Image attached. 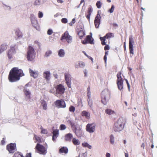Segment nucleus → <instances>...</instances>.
<instances>
[{"instance_id":"52","label":"nucleus","mask_w":157,"mask_h":157,"mask_svg":"<svg viewBox=\"0 0 157 157\" xmlns=\"http://www.w3.org/2000/svg\"><path fill=\"white\" fill-rule=\"evenodd\" d=\"M109 49V47L108 45H106L104 47V50H107Z\"/></svg>"},{"instance_id":"6","label":"nucleus","mask_w":157,"mask_h":157,"mask_svg":"<svg viewBox=\"0 0 157 157\" xmlns=\"http://www.w3.org/2000/svg\"><path fill=\"white\" fill-rule=\"evenodd\" d=\"M35 149L40 154L45 155L47 153V150L45 147L39 143L37 144Z\"/></svg>"},{"instance_id":"12","label":"nucleus","mask_w":157,"mask_h":157,"mask_svg":"<svg viewBox=\"0 0 157 157\" xmlns=\"http://www.w3.org/2000/svg\"><path fill=\"white\" fill-rule=\"evenodd\" d=\"M64 75L67 85L69 88H71V75L68 73H65Z\"/></svg>"},{"instance_id":"53","label":"nucleus","mask_w":157,"mask_h":157,"mask_svg":"<svg viewBox=\"0 0 157 157\" xmlns=\"http://www.w3.org/2000/svg\"><path fill=\"white\" fill-rule=\"evenodd\" d=\"M125 80L126 81V83L127 85L128 88L129 89H130V85H129V83L128 80L127 79H125Z\"/></svg>"},{"instance_id":"25","label":"nucleus","mask_w":157,"mask_h":157,"mask_svg":"<svg viewBox=\"0 0 157 157\" xmlns=\"http://www.w3.org/2000/svg\"><path fill=\"white\" fill-rule=\"evenodd\" d=\"M81 115L83 117H84L87 119H89L90 117V114L89 112L86 111H83L82 112Z\"/></svg>"},{"instance_id":"23","label":"nucleus","mask_w":157,"mask_h":157,"mask_svg":"<svg viewBox=\"0 0 157 157\" xmlns=\"http://www.w3.org/2000/svg\"><path fill=\"white\" fill-rule=\"evenodd\" d=\"M27 54H36L34 49L32 46L30 45L28 46Z\"/></svg>"},{"instance_id":"58","label":"nucleus","mask_w":157,"mask_h":157,"mask_svg":"<svg viewBox=\"0 0 157 157\" xmlns=\"http://www.w3.org/2000/svg\"><path fill=\"white\" fill-rule=\"evenodd\" d=\"M57 1L58 3H62L63 2V1L62 0H57Z\"/></svg>"},{"instance_id":"43","label":"nucleus","mask_w":157,"mask_h":157,"mask_svg":"<svg viewBox=\"0 0 157 157\" xmlns=\"http://www.w3.org/2000/svg\"><path fill=\"white\" fill-rule=\"evenodd\" d=\"M52 53V52L50 50H48L47 51L45 54V57H48Z\"/></svg>"},{"instance_id":"26","label":"nucleus","mask_w":157,"mask_h":157,"mask_svg":"<svg viewBox=\"0 0 157 157\" xmlns=\"http://www.w3.org/2000/svg\"><path fill=\"white\" fill-rule=\"evenodd\" d=\"M92 9L91 8H90L88 9L87 13H86V18L88 20H90V15L92 11Z\"/></svg>"},{"instance_id":"5","label":"nucleus","mask_w":157,"mask_h":157,"mask_svg":"<svg viewBox=\"0 0 157 157\" xmlns=\"http://www.w3.org/2000/svg\"><path fill=\"white\" fill-rule=\"evenodd\" d=\"M70 124L76 136L78 137H81L82 135V133L81 128H77L71 121H70Z\"/></svg>"},{"instance_id":"19","label":"nucleus","mask_w":157,"mask_h":157,"mask_svg":"<svg viewBox=\"0 0 157 157\" xmlns=\"http://www.w3.org/2000/svg\"><path fill=\"white\" fill-rule=\"evenodd\" d=\"M36 54H27L26 58L29 61H33L35 58Z\"/></svg>"},{"instance_id":"13","label":"nucleus","mask_w":157,"mask_h":157,"mask_svg":"<svg viewBox=\"0 0 157 157\" xmlns=\"http://www.w3.org/2000/svg\"><path fill=\"white\" fill-rule=\"evenodd\" d=\"M82 42L83 44H86L87 43L93 44H94V39L92 38L91 36L88 35L86 36L85 40H83Z\"/></svg>"},{"instance_id":"18","label":"nucleus","mask_w":157,"mask_h":157,"mask_svg":"<svg viewBox=\"0 0 157 157\" xmlns=\"http://www.w3.org/2000/svg\"><path fill=\"white\" fill-rule=\"evenodd\" d=\"M52 140L53 141H55L56 139L58 137L59 135V131L58 129H55L52 132Z\"/></svg>"},{"instance_id":"21","label":"nucleus","mask_w":157,"mask_h":157,"mask_svg":"<svg viewBox=\"0 0 157 157\" xmlns=\"http://www.w3.org/2000/svg\"><path fill=\"white\" fill-rule=\"evenodd\" d=\"M29 73L31 76L34 78H36L38 75V72L37 71H34L31 69H29Z\"/></svg>"},{"instance_id":"49","label":"nucleus","mask_w":157,"mask_h":157,"mask_svg":"<svg viewBox=\"0 0 157 157\" xmlns=\"http://www.w3.org/2000/svg\"><path fill=\"white\" fill-rule=\"evenodd\" d=\"M61 21L63 23H66L67 22V19L66 18H63L61 19Z\"/></svg>"},{"instance_id":"3","label":"nucleus","mask_w":157,"mask_h":157,"mask_svg":"<svg viewBox=\"0 0 157 157\" xmlns=\"http://www.w3.org/2000/svg\"><path fill=\"white\" fill-rule=\"evenodd\" d=\"M124 120L122 118H119L115 123L113 127L115 132H119L123 129L124 127Z\"/></svg>"},{"instance_id":"38","label":"nucleus","mask_w":157,"mask_h":157,"mask_svg":"<svg viewBox=\"0 0 157 157\" xmlns=\"http://www.w3.org/2000/svg\"><path fill=\"white\" fill-rule=\"evenodd\" d=\"M34 138H35V139L36 141L38 142H41V139L40 136H37L36 135H35Z\"/></svg>"},{"instance_id":"55","label":"nucleus","mask_w":157,"mask_h":157,"mask_svg":"<svg viewBox=\"0 0 157 157\" xmlns=\"http://www.w3.org/2000/svg\"><path fill=\"white\" fill-rule=\"evenodd\" d=\"M26 157H31V154L30 153L26 154Z\"/></svg>"},{"instance_id":"10","label":"nucleus","mask_w":157,"mask_h":157,"mask_svg":"<svg viewBox=\"0 0 157 157\" xmlns=\"http://www.w3.org/2000/svg\"><path fill=\"white\" fill-rule=\"evenodd\" d=\"M6 148L9 152L10 153H13L17 151L16 144L15 143H11L7 145Z\"/></svg>"},{"instance_id":"9","label":"nucleus","mask_w":157,"mask_h":157,"mask_svg":"<svg viewBox=\"0 0 157 157\" xmlns=\"http://www.w3.org/2000/svg\"><path fill=\"white\" fill-rule=\"evenodd\" d=\"M64 39L66 40L69 43H71L72 42V37L70 35L67 31L65 32L64 34L62 35L61 38V40L62 41Z\"/></svg>"},{"instance_id":"48","label":"nucleus","mask_w":157,"mask_h":157,"mask_svg":"<svg viewBox=\"0 0 157 157\" xmlns=\"http://www.w3.org/2000/svg\"><path fill=\"white\" fill-rule=\"evenodd\" d=\"M40 2L39 0H36L34 2V4L35 5H38L40 4Z\"/></svg>"},{"instance_id":"56","label":"nucleus","mask_w":157,"mask_h":157,"mask_svg":"<svg viewBox=\"0 0 157 157\" xmlns=\"http://www.w3.org/2000/svg\"><path fill=\"white\" fill-rule=\"evenodd\" d=\"M107 56H105L104 57V60L105 63H106L107 61Z\"/></svg>"},{"instance_id":"41","label":"nucleus","mask_w":157,"mask_h":157,"mask_svg":"<svg viewBox=\"0 0 157 157\" xmlns=\"http://www.w3.org/2000/svg\"><path fill=\"white\" fill-rule=\"evenodd\" d=\"M40 129H41V133L44 134H47L48 133V132L47 129H44L42 127L40 128Z\"/></svg>"},{"instance_id":"44","label":"nucleus","mask_w":157,"mask_h":157,"mask_svg":"<svg viewBox=\"0 0 157 157\" xmlns=\"http://www.w3.org/2000/svg\"><path fill=\"white\" fill-rule=\"evenodd\" d=\"M114 8H115V6H114V5H112L110 9L108 11L110 13H112L113 12Z\"/></svg>"},{"instance_id":"33","label":"nucleus","mask_w":157,"mask_h":157,"mask_svg":"<svg viewBox=\"0 0 157 157\" xmlns=\"http://www.w3.org/2000/svg\"><path fill=\"white\" fill-rule=\"evenodd\" d=\"M72 142L74 145H79L80 143L79 140L75 138H73Z\"/></svg>"},{"instance_id":"62","label":"nucleus","mask_w":157,"mask_h":157,"mask_svg":"<svg viewBox=\"0 0 157 157\" xmlns=\"http://www.w3.org/2000/svg\"><path fill=\"white\" fill-rule=\"evenodd\" d=\"M71 22L72 23H73V24L75 23V18L73 19Z\"/></svg>"},{"instance_id":"11","label":"nucleus","mask_w":157,"mask_h":157,"mask_svg":"<svg viewBox=\"0 0 157 157\" xmlns=\"http://www.w3.org/2000/svg\"><path fill=\"white\" fill-rule=\"evenodd\" d=\"M56 106L58 108H64L66 107V104L63 100H56L55 103Z\"/></svg>"},{"instance_id":"28","label":"nucleus","mask_w":157,"mask_h":157,"mask_svg":"<svg viewBox=\"0 0 157 157\" xmlns=\"http://www.w3.org/2000/svg\"><path fill=\"white\" fill-rule=\"evenodd\" d=\"M78 64L79 65H75V68H78L79 67L81 68H83L85 66V63L82 61H79L78 62Z\"/></svg>"},{"instance_id":"47","label":"nucleus","mask_w":157,"mask_h":157,"mask_svg":"<svg viewBox=\"0 0 157 157\" xmlns=\"http://www.w3.org/2000/svg\"><path fill=\"white\" fill-rule=\"evenodd\" d=\"M88 101L89 105L90 107L91 108L92 106L93 105L92 101L91 100H90V99H89V100H88Z\"/></svg>"},{"instance_id":"57","label":"nucleus","mask_w":157,"mask_h":157,"mask_svg":"<svg viewBox=\"0 0 157 157\" xmlns=\"http://www.w3.org/2000/svg\"><path fill=\"white\" fill-rule=\"evenodd\" d=\"M113 26L114 27H117L118 26V25L115 23H113Z\"/></svg>"},{"instance_id":"1","label":"nucleus","mask_w":157,"mask_h":157,"mask_svg":"<svg viewBox=\"0 0 157 157\" xmlns=\"http://www.w3.org/2000/svg\"><path fill=\"white\" fill-rule=\"evenodd\" d=\"M24 75L23 71L18 67L13 68L10 71L8 79L10 82H13L19 81L21 77Z\"/></svg>"},{"instance_id":"51","label":"nucleus","mask_w":157,"mask_h":157,"mask_svg":"<svg viewBox=\"0 0 157 157\" xmlns=\"http://www.w3.org/2000/svg\"><path fill=\"white\" fill-rule=\"evenodd\" d=\"M43 13L39 11L38 13V17L39 18H41L43 17Z\"/></svg>"},{"instance_id":"54","label":"nucleus","mask_w":157,"mask_h":157,"mask_svg":"<svg viewBox=\"0 0 157 157\" xmlns=\"http://www.w3.org/2000/svg\"><path fill=\"white\" fill-rule=\"evenodd\" d=\"M5 143V139L4 138H3L2 139V140H1V144L2 145H4Z\"/></svg>"},{"instance_id":"40","label":"nucleus","mask_w":157,"mask_h":157,"mask_svg":"<svg viewBox=\"0 0 157 157\" xmlns=\"http://www.w3.org/2000/svg\"><path fill=\"white\" fill-rule=\"evenodd\" d=\"M102 4V3L100 1H99L97 2L96 3V6L98 8L100 9L101 7Z\"/></svg>"},{"instance_id":"45","label":"nucleus","mask_w":157,"mask_h":157,"mask_svg":"<svg viewBox=\"0 0 157 157\" xmlns=\"http://www.w3.org/2000/svg\"><path fill=\"white\" fill-rule=\"evenodd\" d=\"M66 126L63 124H61L59 127V128L60 130H63L65 129L66 128Z\"/></svg>"},{"instance_id":"46","label":"nucleus","mask_w":157,"mask_h":157,"mask_svg":"<svg viewBox=\"0 0 157 157\" xmlns=\"http://www.w3.org/2000/svg\"><path fill=\"white\" fill-rule=\"evenodd\" d=\"M69 110L70 112H74L75 110V108L73 106H71L69 108Z\"/></svg>"},{"instance_id":"36","label":"nucleus","mask_w":157,"mask_h":157,"mask_svg":"<svg viewBox=\"0 0 157 157\" xmlns=\"http://www.w3.org/2000/svg\"><path fill=\"white\" fill-rule=\"evenodd\" d=\"M7 48V45L5 44H2L0 49L3 52L6 50Z\"/></svg>"},{"instance_id":"39","label":"nucleus","mask_w":157,"mask_h":157,"mask_svg":"<svg viewBox=\"0 0 157 157\" xmlns=\"http://www.w3.org/2000/svg\"><path fill=\"white\" fill-rule=\"evenodd\" d=\"M15 34L16 35H17L18 37H21L22 36V33L19 30H17L15 32Z\"/></svg>"},{"instance_id":"63","label":"nucleus","mask_w":157,"mask_h":157,"mask_svg":"<svg viewBox=\"0 0 157 157\" xmlns=\"http://www.w3.org/2000/svg\"><path fill=\"white\" fill-rule=\"evenodd\" d=\"M90 87H89L87 88V92H89V93H90Z\"/></svg>"},{"instance_id":"22","label":"nucleus","mask_w":157,"mask_h":157,"mask_svg":"<svg viewBox=\"0 0 157 157\" xmlns=\"http://www.w3.org/2000/svg\"><path fill=\"white\" fill-rule=\"evenodd\" d=\"M50 72L48 71L44 72L43 73V77L47 80L49 81L50 79Z\"/></svg>"},{"instance_id":"29","label":"nucleus","mask_w":157,"mask_h":157,"mask_svg":"<svg viewBox=\"0 0 157 157\" xmlns=\"http://www.w3.org/2000/svg\"><path fill=\"white\" fill-rule=\"evenodd\" d=\"M78 35L79 36V38L82 39L85 35V33L83 30H80L78 32Z\"/></svg>"},{"instance_id":"20","label":"nucleus","mask_w":157,"mask_h":157,"mask_svg":"<svg viewBox=\"0 0 157 157\" xmlns=\"http://www.w3.org/2000/svg\"><path fill=\"white\" fill-rule=\"evenodd\" d=\"M72 138V134L71 133H68L65 135V140L66 141L71 142Z\"/></svg>"},{"instance_id":"16","label":"nucleus","mask_w":157,"mask_h":157,"mask_svg":"<svg viewBox=\"0 0 157 157\" xmlns=\"http://www.w3.org/2000/svg\"><path fill=\"white\" fill-rule=\"evenodd\" d=\"M28 85L29 84H27L25 85V87L24 89L23 92L24 93L26 97L27 98L29 99L30 98L31 93L30 92L29 90L26 88V87L28 86Z\"/></svg>"},{"instance_id":"60","label":"nucleus","mask_w":157,"mask_h":157,"mask_svg":"<svg viewBox=\"0 0 157 157\" xmlns=\"http://www.w3.org/2000/svg\"><path fill=\"white\" fill-rule=\"evenodd\" d=\"M141 147H142L143 149H144L145 144H144V143L142 144L141 146Z\"/></svg>"},{"instance_id":"59","label":"nucleus","mask_w":157,"mask_h":157,"mask_svg":"<svg viewBox=\"0 0 157 157\" xmlns=\"http://www.w3.org/2000/svg\"><path fill=\"white\" fill-rule=\"evenodd\" d=\"M110 154L108 153H107L106 154V157H110Z\"/></svg>"},{"instance_id":"31","label":"nucleus","mask_w":157,"mask_h":157,"mask_svg":"<svg viewBox=\"0 0 157 157\" xmlns=\"http://www.w3.org/2000/svg\"><path fill=\"white\" fill-rule=\"evenodd\" d=\"M13 157H24V156L21 152L17 151L14 153Z\"/></svg>"},{"instance_id":"14","label":"nucleus","mask_w":157,"mask_h":157,"mask_svg":"<svg viewBox=\"0 0 157 157\" xmlns=\"http://www.w3.org/2000/svg\"><path fill=\"white\" fill-rule=\"evenodd\" d=\"M15 53V48L14 46H11L10 49L8 51L7 53L8 57L9 59H11L13 57V54Z\"/></svg>"},{"instance_id":"32","label":"nucleus","mask_w":157,"mask_h":157,"mask_svg":"<svg viewBox=\"0 0 157 157\" xmlns=\"http://www.w3.org/2000/svg\"><path fill=\"white\" fill-rule=\"evenodd\" d=\"M105 112L106 114L109 115L114 114L115 113L114 111L109 109H105Z\"/></svg>"},{"instance_id":"34","label":"nucleus","mask_w":157,"mask_h":157,"mask_svg":"<svg viewBox=\"0 0 157 157\" xmlns=\"http://www.w3.org/2000/svg\"><path fill=\"white\" fill-rule=\"evenodd\" d=\"M82 146L83 147H87L89 149H91L92 148L91 146L88 143L86 142H85L82 144Z\"/></svg>"},{"instance_id":"61","label":"nucleus","mask_w":157,"mask_h":157,"mask_svg":"<svg viewBox=\"0 0 157 157\" xmlns=\"http://www.w3.org/2000/svg\"><path fill=\"white\" fill-rule=\"evenodd\" d=\"M87 96L88 97L89 99H90V93L89 92H87Z\"/></svg>"},{"instance_id":"64","label":"nucleus","mask_w":157,"mask_h":157,"mask_svg":"<svg viewBox=\"0 0 157 157\" xmlns=\"http://www.w3.org/2000/svg\"><path fill=\"white\" fill-rule=\"evenodd\" d=\"M84 73L85 74V76H86L87 72L86 70H84Z\"/></svg>"},{"instance_id":"50","label":"nucleus","mask_w":157,"mask_h":157,"mask_svg":"<svg viewBox=\"0 0 157 157\" xmlns=\"http://www.w3.org/2000/svg\"><path fill=\"white\" fill-rule=\"evenodd\" d=\"M53 33L52 30L51 29H48L47 31V34L48 35H51Z\"/></svg>"},{"instance_id":"4","label":"nucleus","mask_w":157,"mask_h":157,"mask_svg":"<svg viewBox=\"0 0 157 157\" xmlns=\"http://www.w3.org/2000/svg\"><path fill=\"white\" fill-rule=\"evenodd\" d=\"M121 72H119L117 75V83L118 89L120 90L123 89V80L121 76Z\"/></svg>"},{"instance_id":"17","label":"nucleus","mask_w":157,"mask_h":157,"mask_svg":"<svg viewBox=\"0 0 157 157\" xmlns=\"http://www.w3.org/2000/svg\"><path fill=\"white\" fill-rule=\"evenodd\" d=\"M101 16L100 14H97L94 20V24L96 28H98L100 24Z\"/></svg>"},{"instance_id":"30","label":"nucleus","mask_w":157,"mask_h":157,"mask_svg":"<svg viewBox=\"0 0 157 157\" xmlns=\"http://www.w3.org/2000/svg\"><path fill=\"white\" fill-rule=\"evenodd\" d=\"M58 54L59 57H63L65 54L64 50L63 49H60L58 52Z\"/></svg>"},{"instance_id":"15","label":"nucleus","mask_w":157,"mask_h":157,"mask_svg":"<svg viewBox=\"0 0 157 157\" xmlns=\"http://www.w3.org/2000/svg\"><path fill=\"white\" fill-rule=\"evenodd\" d=\"M132 43H134L133 38L132 37H129V48L130 51V53L131 54H133V45Z\"/></svg>"},{"instance_id":"35","label":"nucleus","mask_w":157,"mask_h":157,"mask_svg":"<svg viewBox=\"0 0 157 157\" xmlns=\"http://www.w3.org/2000/svg\"><path fill=\"white\" fill-rule=\"evenodd\" d=\"M114 36L113 34L112 33H107L104 37L106 39H109Z\"/></svg>"},{"instance_id":"27","label":"nucleus","mask_w":157,"mask_h":157,"mask_svg":"<svg viewBox=\"0 0 157 157\" xmlns=\"http://www.w3.org/2000/svg\"><path fill=\"white\" fill-rule=\"evenodd\" d=\"M40 103L43 109L44 110H46L47 109V106L46 101L43 100L41 101Z\"/></svg>"},{"instance_id":"37","label":"nucleus","mask_w":157,"mask_h":157,"mask_svg":"<svg viewBox=\"0 0 157 157\" xmlns=\"http://www.w3.org/2000/svg\"><path fill=\"white\" fill-rule=\"evenodd\" d=\"M105 39L106 38L104 36L100 37V39L101 41V44L103 45H106V43L105 42Z\"/></svg>"},{"instance_id":"24","label":"nucleus","mask_w":157,"mask_h":157,"mask_svg":"<svg viewBox=\"0 0 157 157\" xmlns=\"http://www.w3.org/2000/svg\"><path fill=\"white\" fill-rule=\"evenodd\" d=\"M68 149L66 147H62L61 148H60L59 150V152L60 153H64L66 154L68 152Z\"/></svg>"},{"instance_id":"7","label":"nucleus","mask_w":157,"mask_h":157,"mask_svg":"<svg viewBox=\"0 0 157 157\" xmlns=\"http://www.w3.org/2000/svg\"><path fill=\"white\" fill-rule=\"evenodd\" d=\"M56 89V94L62 95L64 93L65 88L62 84L57 85L55 87Z\"/></svg>"},{"instance_id":"8","label":"nucleus","mask_w":157,"mask_h":157,"mask_svg":"<svg viewBox=\"0 0 157 157\" xmlns=\"http://www.w3.org/2000/svg\"><path fill=\"white\" fill-rule=\"evenodd\" d=\"M96 126V124L94 123H89L86 126V130L90 133H92L95 130Z\"/></svg>"},{"instance_id":"42","label":"nucleus","mask_w":157,"mask_h":157,"mask_svg":"<svg viewBox=\"0 0 157 157\" xmlns=\"http://www.w3.org/2000/svg\"><path fill=\"white\" fill-rule=\"evenodd\" d=\"M110 142L111 144H113L114 143V138L113 135H110Z\"/></svg>"},{"instance_id":"2","label":"nucleus","mask_w":157,"mask_h":157,"mask_svg":"<svg viewBox=\"0 0 157 157\" xmlns=\"http://www.w3.org/2000/svg\"><path fill=\"white\" fill-rule=\"evenodd\" d=\"M101 102L104 105L106 104L110 98V92L108 90H104L101 93Z\"/></svg>"}]
</instances>
